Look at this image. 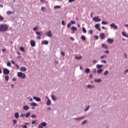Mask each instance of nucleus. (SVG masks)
Wrapping results in <instances>:
<instances>
[{
  "mask_svg": "<svg viewBox=\"0 0 128 128\" xmlns=\"http://www.w3.org/2000/svg\"><path fill=\"white\" fill-rule=\"evenodd\" d=\"M8 30V26L6 24H1L0 25V32H7Z\"/></svg>",
  "mask_w": 128,
  "mask_h": 128,
  "instance_id": "f257e3e1",
  "label": "nucleus"
},
{
  "mask_svg": "<svg viewBox=\"0 0 128 128\" xmlns=\"http://www.w3.org/2000/svg\"><path fill=\"white\" fill-rule=\"evenodd\" d=\"M17 76L18 78H26V74H24V73H22V72H18L17 73Z\"/></svg>",
  "mask_w": 128,
  "mask_h": 128,
  "instance_id": "f03ea898",
  "label": "nucleus"
},
{
  "mask_svg": "<svg viewBox=\"0 0 128 128\" xmlns=\"http://www.w3.org/2000/svg\"><path fill=\"white\" fill-rule=\"evenodd\" d=\"M44 126H46V123L45 122H42L38 126V128H44Z\"/></svg>",
  "mask_w": 128,
  "mask_h": 128,
  "instance_id": "7ed1b4c3",
  "label": "nucleus"
},
{
  "mask_svg": "<svg viewBox=\"0 0 128 128\" xmlns=\"http://www.w3.org/2000/svg\"><path fill=\"white\" fill-rule=\"evenodd\" d=\"M4 74H10V70L6 68H4L3 70Z\"/></svg>",
  "mask_w": 128,
  "mask_h": 128,
  "instance_id": "20e7f679",
  "label": "nucleus"
},
{
  "mask_svg": "<svg viewBox=\"0 0 128 128\" xmlns=\"http://www.w3.org/2000/svg\"><path fill=\"white\" fill-rule=\"evenodd\" d=\"M92 20L96 22H99L101 20V19L99 18L98 16H96L93 18Z\"/></svg>",
  "mask_w": 128,
  "mask_h": 128,
  "instance_id": "39448f33",
  "label": "nucleus"
},
{
  "mask_svg": "<svg viewBox=\"0 0 128 128\" xmlns=\"http://www.w3.org/2000/svg\"><path fill=\"white\" fill-rule=\"evenodd\" d=\"M114 42V39H111V38H108L107 40V42L109 44H112Z\"/></svg>",
  "mask_w": 128,
  "mask_h": 128,
  "instance_id": "423d86ee",
  "label": "nucleus"
},
{
  "mask_svg": "<svg viewBox=\"0 0 128 128\" xmlns=\"http://www.w3.org/2000/svg\"><path fill=\"white\" fill-rule=\"evenodd\" d=\"M36 34H37V36H42V34H44V32L42 31H41V32L36 31Z\"/></svg>",
  "mask_w": 128,
  "mask_h": 128,
  "instance_id": "0eeeda50",
  "label": "nucleus"
},
{
  "mask_svg": "<svg viewBox=\"0 0 128 128\" xmlns=\"http://www.w3.org/2000/svg\"><path fill=\"white\" fill-rule=\"evenodd\" d=\"M30 44H31V46L34 48V46H36V42L34 40H31L30 42Z\"/></svg>",
  "mask_w": 128,
  "mask_h": 128,
  "instance_id": "6e6552de",
  "label": "nucleus"
},
{
  "mask_svg": "<svg viewBox=\"0 0 128 128\" xmlns=\"http://www.w3.org/2000/svg\"><path fill=\"white\" fill-rule=\"evenodd\" d=\"M110 26L114 30H116L118 28V26H116L115 24L114 23L110 24Z\"/></svg>",
  "mask_w": 128,
  "mask_h": 128,
  "instance_id": "1a4fd4ad",
  "label": "nucleus"
},
{
  "mask_svg": "<svg viewBox=\"0 0 128 128\" xmlns=\"http://www.w3.org/2000/svg\"><path fill=\"white\" fill-rule=\"evenodd\" d=\"M33 99L35 100H36V102H40L41 99L40 98L36 97V96H33Z\"/></svg>",
  "mask_w": 128,
  "mask_h": 128,
  "instance_id": "9d476101",
  "label": "nucleus"
},
{
  "mask_svg": "<svg viewBox=\"0 0 128 128\" xmlns=\"http://www.w3.org/2000/svg\"><path fill=\"white\" fill-rule=\"evenodd\" d=\"M42 44H44V45L48 44V40H42Z\"/></svg>",
  "mask_w": 128,
  "mask_h": 128,
  "instance_id": "9b49d317",
  "label": "nucleus"
},
{
  "mask_svg": "<svg viewBox=\"0 0 128 128\" xmlns=\"http://www.w3.org/2000/svg\"><path fill=\"white\" fill-rule=\"evenodd\" d=\"M20 70V72H26V67H21Z\"/></svg>",
  "mask_w": 128,
  "mask_h": 128,
  "instance_id": "f8f14e48",
  "label": "nucleus"
},
{
  "mask_svg": "<svg viewBox=\"0 0 128 128\" xmlns=\"http://www.w3.org/2000/svg\"><path fill=\"white\" fill-rule=\"evenodd\" d=\"M28 108H30V106H23L24 110H28Z\"/></svg>",
  "mask_w": 128,
  "mask_h": 128,
  "instance_id": "ddd939ff",
  "label": "nucleus"
},
{
  "mask_svg": "<svg viewBox=\"0 0 128 128\" xmlns=\"http://www.w3.org/2000/svg\"><path fill=\"white\" fill-rule=\"evenodd\" d=\"M100 24H96V25H95V28H96V29H98V31H100Z\"/></svg>",
  "mask_w": 128,
  "mask_h": 128,
  "instance_id": "4468645a",
  "label": "nucleus"
},
{
  "mask_svg": "<svg viewBox=\"0 0 128 128\" xmlns=\"http://www.w3.org/2000/svg\"><path fill=\"white\" fill-rule=\"evenodd\" d=\"M100 39L103 40V39L104 38V34L102 33V34H100Z\"/></svg>",
  "mask_w": 128,
  "mask_h": 128,
  "instance_id": "2eb2a0df",
  "label": "nucleus"
},
{
  "mask_svg": "<svg viewBox=\"0 0 128 128\" xmlns=\"http://www.w3.org/2000/svg\"><path fill=\"white\" fill-rule=\"evenodd\" d=\"M30 116V112H28L26 113V114H25V116H26V118H28V116Z\"/></svg>",
  "mask_w": 128,
  "mask_h": 128,
  "instance_id": "dca6fc26",
  "label": "nucleus"
},
{
  "mask_svg": "<svg viewBox=\"0 0 128 128\" xmlns=\"http://www.w3.org/2000/svg\"><path fill=\"white\" fill-rule=\"evenodd\" d=\"M14 116L16 118H18L20 116V114H18V112H16L14 114Z\"/></svg>",
  "mask_w": 128,
  "mask_h": 128,
  "instance_id": "f3484780",
  "label": "nucleus"
},
{
  "mask_svg": "<svg viewBox=\"0 0 128 128\" xmlns=\"http://www.w3.org/2000/svg\"><path fill=\"white\" fill-rule=\"evenodd\" d=\"M30 106H38V104H36V102H32L30 104Z\"/></svg>",
  "mask_w": 128,
  "mask_h": 128,
  "instance_id": "a211bd4d",
  "label": "nucleus"
},
{
  "mask_svg": "<svg viewBox=\"0 0 128 128\" xmlns=\"http://www.w3.org/2000/svg\"><path fill=\"white\" fill-rule=\"evenodd\" d=\"M94 82H102V80L100 78H98V79H95L94 80Z\"/></svg>",
  "mask_w": 128,
  "mask_h": 128,
  "instance_id": "6ab92c4d",
  "label": "nucleus"
},
{
  "mask_svg": "<svg viewBox=\"0 0 128 128\" xmlns=\"http://www.w3.org/2000/svg\"><path fill=\"white\" fill-rule=\"evenodd\" d=\"M102 67H103V65L98 64L96 66V68H97L101 69V68H102Z\"/></svg>",
  "mask_w": 128,
  "mask_h": 128,
  "instance_id": "aec40b11",
  "label": "nucleus"
},
{
  "mask_svg": "<svg viewBox=\"0 0 128 128\" xmlns=\"http://www.w3.org/2000/svg\"><path fill=\"white\" fill-rule=\"evenodd\" d=\"M8 80H10V76H5V80L6 82H8Z\"/></svg>",
  "mask_w": 128,
  "mask_h": 128,
  "instance_id": "412c9836",
  "label": "nucleus"
},
{
  "mask_svg": "<svg viewBox=\"0 0 128 128\" xmlns=\"http://www.w3.org/2000/svg\"><path fill=\"white\" fill-rule=\"evenodd\" d=\"M70 29L72 30H74V31H76V30H78L77 28L76 27H74V26L72 27Z\"/></svg>",
  "mask_w": 128,
  "mask_h": 128,
  "instance_id": "4be33fe9",
  "label": "nucleus"
},
{
  "mask_svg": "<svg viewBox=\"0 0 128 128\" xmlns=\"http://www.w3.org/2000/svg\"><path fill=\"white\" fill-rule=\"evenodd\" d=\"M52 98L53 100H56V96L54 95L52 96Z\"/></svg>",
  "mask_w": 128,
  "mask_h": 128,
  "instance_id": "5701e85b",
  "label": "nucleus"
},
{
  "mask_svg": "<svg viewBox=\"0 0 128 128\" xmlns=\"http://www.w3.org/2000/svg\"><path fill=\"white\" fill-rule=\"evenodd\" d=\"M102 72V69H99L98 71H97V73L98 74H100Z\"/></svg>",
  "mask_w": 128,
  "mask_h": 128,
  "instance_id": "b1692460",
  "label": "nucleus"
},
{
  "mask_svg": "<svg viewBox=\"0 0 128 128\" xmlns=\"http://www.w3.org/2000/svg\"><path fill=\"white\" fill-rule=\"evenodd\" d=\"M46 7H44V6L41 8V10L43 12H46Z\"/></svg>",
  "mask_w": 128,
  "mask_h": 128,
  "instance_id": "393cba45",
  "label": "nucleus"
},
{
  "mask_svg": "<svg viewBox=\"0 0 128 128\" xmlns=\"http://www.w3.org/2000/svg\"><path fill=\"white\" fill-rule=\"evenodd\" d=\"M122 34L124 36L128 38V35H127L126 34L125 32H122Z\"/></svg>",
  "mask_w": 128,
  "mask_h": 128,
  "instance_id": "a878e982",
  "label": "nucleus"
},
{
  "mask_svg": "<svg viewBox=\"0 0 128 128\" xmlns=\"http://www.w3.org/2000/svg\"><path fill=\"white\" fill-rule=\"evenodd\" d=\"M87 87L88 88H94V86H92L90 84H88L87 86Z\"/></svg>",
  "mask_w": 128,
  "mask_h": 128,
  "instance_id": "bb28decb",
  "label": "nucleus"
},
{
  "mask_svg": "<svg viewBox=\"0 0 128 128\" xmlns=\"http://www.w3.org/2000/svg\"><path fill=\"white\" fill-rule=\"evenodd\" d=\"M12 122H13V124L14 126L16 124V120L14 119L13 120H12Z\"/></svg>",
  "mask_w": 128,
  "mask_h": 128,
  "instance_id": "cd10ccee",
  "label": "nucleus"
},
{
  "mask_svg": "<svg viewBox=\"0 0 128 128\" xmlns=\"http://www.w3.org/2000/svg\"><path fill=\"white\" fill-rule=\"evenodd\" d=\"M48 36L49 37H52V32H50V31L48 32Z\"/></svg>",
  "mask_w": 128,
  "mask_h": 128,
  "instance_id": "c85d7f7f",
  "label": "nucleus"
},
{
  "mask_svg": "<svg viewBox=\"0 0 128 128\" xmlns=\"http://www.w3.org/2000/svg\"><path fill=\"white\" fill-rule=\"evenodd\" d=\"M84 118V117H80V118H76V120H82Z\"/></svg>",
  "mask_w": 128,
  "mask_h": 128,
  "instance_id": "c756f323",
  "label": "nucleus"
},
{
  "mask_svg": "<svg viewBox=\"0 0 128 128\" xmlns=\"http://www.w3.org/2000/svg\"><path fill=\"white\" fill-rule=\"evenodd\" d=\"M81 38L83 40H86V38L85 37V36H81Z\"/></svg>",
  "mask_w": 128,
  "mask_h": 128,
  "instance_id": "7c9ffc66",
  "label": "nucleus"
},
{
  "mask_svg": "<svg viewBox=\"0 0 128 128\" xmlns=\"http://www.w3.org/2000/svg\"><path fill=\"white\" fill-rule=\"evenodd\" d=\"M102 46L106 49L108 48L106 46V44H102Z\"/></svg>",
  "mask_w": 128,
  "mask_h": 128,
  "instance_id": "2f4dec72",
  "label": "nucleus"
},
{
  "mask_svg": "<svg viewBox=\"0 0 128 128\" xmlns=\"http://www.w3.org/2000/svg\"><path fill=\"white\" fill-rule=\"evenodd\" d=\"M108 70H106L104 72V76H106V75H107L108 74Z\"/></svg>",
  "mask_w": 128,
  "mask_h": 128,
  "instance_id": "473e14b6",
  "label": "nucleus"
},
{
  "mask_svg": "<svg viewBox=\"0 0 128 128\" xmlns=\"http://www.w3.org/2000/svg\"><path fill=\"white\" fill-rule=\"evenodd\" d=\"M7 14H12L13 12L12 11H8L6 12Z\"/></svg>",
  "mask_w": 128,
  "mask_h": 128,
  "instance_id": "72a5a7b5",
  "label": "nucleus"
},
{
  "mask_svg": "<svg viewBox=\"0 0 128 128\" xmlns=\"http://www.w3.org/2000/svg\"><path fill=\"white\" fill-rule=\"evenodd\" d=\"M86 72L88 73L90 72V70L89 68H86L85 70Z\"/></svg>",
  "mask_w": 128,
  "mask_h": 128,
  "instance_id": "f704fd0d",
  "label": "nucleus"
},
{
  "mask_svg": "<svg viewBox=\"0 0 128 128\" xmlns=\"http://www.w3.org/2000/svg\"><path fill=\"white\" fill-rule=\"evenodd\" d=\"M82 32L84 33H86V28L84 27L82 28Z\"/></svg>",
  "mask_w": 128,
  "mask_h": 128,
  "instance_id": "c9c22d12",
  "label": "nucleus"
},
{
  "mask_svg": "<svg viewBox=\"0 0 128 128\" xmlns=\"http://www.w3.org/2000/svg\"><path fill=\"white\" fill-rule=\"evenodd\" d=\"M20 50L22 52H24V47H20Z\"/></svg>",
  "mask_w": 128,
  "mask_h": 128,
  "instance_id": "e433bc0d",
  "label": "nucleus"
},
{
  "mask_svg": "<svg viewBox=\"0 0 128 128\" xmlns=\"http://www.w3.org/2000/svg\"><path fill=\"white\" fill-rule=\"evenodd\" d=\"M36 116L35 114H32L31 116V118H36Z\"/></svg>",
  "mask_w": 128,
  "mask_h": 128,
  "instance_id": "4c0bfd02",
  "label": "nucleus"
},
{
  "mask_svg": "<svg viewBox=\"0 0 128 128\" xmlns=\"http://www.w3.org/2000/svg\"><path fill=\"white\" fill-rule=\"evenodd\" d=\"M102 24H107L108 23L107 22H106L102 21Z\"/></svg>",
  "mask_w": 128,
  "mask_h": 128,
  "instance_id": "58836bf2",
  "label": "nucleus"
},
{
  "mask_svg": "<svg viewBox=\"0 0 128 128\" xmlns=\"http://www.w3.org/2000/svg\"><path fill=\"white\" fill-rule=\"evenodd\" d=\"M92 33H93V32H92V30H88V34H92Z\"/></svg>",
  "mask_w": 128,
  "mask_h": 128,
  "instance_id": "ea45409f",
  "label": "nucleus"
},
{
  "mask_svg": "<svg viewBox=\"0 0 128 128\" xmlns=\"http://www.w3.org/2000/svg\"><path fill=\"white\" fill-rule=\"evenodd\" d=\"M54 8H55V9H56V8H60V6H55L54 7Z\"/></svg>",
  "mask_w": 128,
  "mask_h": 128,
  "instance_id": "a19ab883",
  "label": "nucleus"
},
{
  "mask_svg": "<svg viewBox=\"0 0 128 128\" xmlns=\"http://www.w3.org/2000/svg\"><path fill=\"white\" fill-rule=\"evenodd\" d=\"M40 2L42 4H46V1H44V0H40Z\"/></svg>",
  "mask_w": 128,
  "mask_h": 128,
  "instance_id": "79ce46f5",
  "label": "nucleus"
},
{
  "mask_svg": "<svg viewBox=\"0 0 128 128\" xmlns=\"http://www.w3.org/2000/svg\"><path fill=\"white\" fill-rule=\"evenodd\" d=\"M11 64H10V62H7V66H11Z\"/></svg>",
  "mask_w": 128,
  "mask_h": 128,
  "instance_id": "37998d69",
  "label": "nucleus"
},
{
  "mask_svg": "<svg viewBox=\"0 0 128 128\" xmlns=\"http://www.w3.org/2000/svg\"><path fill=\"white\" fill-rule=\"evenodd\" d=\"M26 116V114H21L20 118H24Z\"/></svg>",
  "mask_w": 128,
  "mask_h": 128,
  "instance_id": "c03bdc74",
  "label": "nucleus"
},
{
  "mask_svg": "<svg viewBox=\"0 0 128 128\" xmlns=\"http://www.w3.org/2000/svg\"><path fill=\"white\" fill-rule=\"evenodd\" d=\"M71 24H75V22L72 21V20H71L70 21V22Z\"/></svg>",
  "mask_w": 128,
  "mask_h": 128,
  "instance_id": "a18cd8bd",
  "label": "nucleus"
},
{
  "mask_svg": "<svg viewBox=\"0 0 128 128\" xmlns=\"http://www.w3.org/2000/svg\"><path fill=\"white\" fill-rule=\"evenodd\" d=\"M82 58V56H80V57H78V56H76V58L78 59V60H80Z\"/></svg>",
  "mask_w": 128,
  "mask_h": 128,
  "instance_id": "49530a36",
  "label": "nucleus"
},
{
  "mask_svg": "<svg viewBox=\"0 0 128 128\" xmlns=\"http://www.w3.org/2000/svg\"><path fill=\"white\" fill-rule=\"evenodd\" d=\"M89 108H90L89 106L88 107L86 108L85 109V112H88V110H89Z\"/></svg>",
  "mask_w": 128,
  "mask_h": 128,
  "instance_id": "de8ad7c7",
  "label": "nucleus"
},
{
  "mask_svg": "<svg viewBox=\"0 0 128 128\" xmlns=\"http://www.w3.org/2000/svg\"><path fill=\"white\" fill-rule=\"evenodd\" d=\"M36 120H33L32 122V124H36Z\"/></svg>",
  "mask_w": 128,
  "mask_h": 128,
  "instance_id": "09e8293b",
  "label": "nucleus"
},
{
  "mask_svg": "<svg viewBox=\"0 0 128 128\" xmlns=\"http://www.w3.org/2000/svg\"><path fill=\"white\" fill-rule=\"evenodd\" d=\"M101 62H102V63H104V64H106V60H102L101 61Z\"/></svg>",
  "mask_w": 128,
  "mask_h": 128,
  "instance_id": "8fccbe9b",
  "label": "nucleus"
},
{
  "mask_svg": "<svg viewBox=\"0 0 128 128\" xmlns=\"http://www.w3.org/2000/svg\"><path fill=\"white\" fill-rule=\"evenodd\" d=\"M106 56H102L100 57V59H103V58H106Z\"/></svg>",
  "mask_w": 128,
  "mask_h": 128,
  "instance_id": "3c124183",
  "label": "nucleus"
},
{
  "mask_svg": "<svg viewBox=\"0 0 128 128\" xmlns=\"http://www.w3.org/2000/svg\"><path fill=\"white\" fill-rule=\"evenodd\" d=\"M61 54L63 56H66V54H64V52H61Z\"/></svg>",
  "mask_w": 128,
  "mask_h": 128,
  "instance_id": "603ef678",
  "label": "nucleus"
},
{
  "mask_svg": "<svg viewBox=\"0 0 128 128\" xmlns=\"http://www.w3.org/2000/svg\"><path fill=\"white\" fill-rule=\"evenodd\" d=\"M0 20H4V18L2 16H0Z\"/></svg>",
  "mask_w": 128,
  "mask_h": 128,
  "instance_id": "864d4df0",
  "label": "nucleus"
},
{
  "mask_svg": "<svg viewBox=\"0 0 128 128\" xmlns=\"http://www.w3.org/2000/svg\"><path fill=\"white\" fill-rule=\"evenodd\" d=\"M71 25H72V24H71L70 23H69V24H68L67 26H68V28H70V26H71Z\"/></svg>",
  "mask_w": 128,
  "mask_h": 128,
  "instance_id": "5fc2aeb1",
  "label": "nucleus"
},
{
  "mask_svg": "<svg viewBox=\"0 0 128 128\" xmlns=\"http://www.w3.org/2000/svg\"><path fill=\"white\" fill-rule=\"evenodd\" d=\"M40 38H40V36H38L37 37H36V39L37 40H40Z\"/></svg>",
  "mask_w": 128,
  "mask_h": 128,
  "instance_id": "6e6d98bb",
  "label": "nucleus"
},
{
  "mask_svg": "<svg viewBox=\"0 0 128 128\" xmlns=\"http://www.w3.org/2000/svg\"><path fill=\"white\" fill-rule=\"evenodd\" d=\"M16 66L17 68H20V66H18V64H16Z\"/></svg>",
  "mask_w": 128,
  "mask_h": 128,
  "instance_id": "4d7b16f0",
  "label": "nucleus"
},
{
  "mask_svg": "<svg viewBox=\"0 0 128 128\" xmlns=\"http://www.w3.org/2000/svg\"><path fill=\"white\" fill-rule=\"evenodd\" d=\"M76 0H68V2H74Z\"/></svg>",
  "mask_w": 128,
  "mask_h": 128,
  "instance_id": "13d9d810",
  "label": "nucleus"
},
{
  "mask_svg": "<svg viewBox=\"0 0 128 128\" xmlns=\"http://www.w3.org/2000/svg\"><path fill=\"white\" fill-rule=\"evenodd\" d=\"M12 80H13V82H16V78H12Z\"/></svg>",
  "mask_w": 128,
  "mask_h": 128,
  "instance_id": "bf43d9fd",
  "label": "nucleus"
},
{
  "mask_svg": "<svg viewBox=\"0 0 128 128\" xmlns=\"http://www.w3.org/2000/svg\"><path fill=\"white\" fill-rule=\"evenodd\" d=\"M11 62L12 64H15L16 62H14V61L12 60Z\"/></svg>",
  "mask_w": 128,
  "mask_h": 128,
  "instance_id": "052dcab7",
  "label": "nucleus"
},
{
  "mask_svg": "<svg viewBox=\"0 0 128 128\" xmlns=\"http://www.w3.org/2000/svg\"><path fill=\"white\" fill-rule=\"evenodd\" d=\"M36 30H38V28L37 27H34V30L36 31Z\"/></svg>",
  "mask_w": 128,
  "mask_h": 128,
  "instance_id": "680f3d73",
  "label": "nucleus"
},
{
  "mask_svg": "<svg viewBox=\"0 0 128 128\" xmlns=\"http://www.w3.org/2000/svg\"><path fill=\"white\" fill-rule=\"evenodd\" d=\"M62 24L64 26L66 25V24H64V20L62 21Z\"/></svg>",
  "mask_w": 128,
  "mask_h": 128,
  "instance_id": "e2e57ef3",
  "label": "nucleus"
},
{
  "mask_svg": "<svg viewBox=\"0 0 128 128\" xmlns=\"http://www.w3.org/2000/svg\"><path fill=\"white\" fill-rule=\"evenodd\" d=\"M22 128H28V126H26V125H24L22 126Z\"/></svg>",
  "mask_w": 128,
  "mask_h": 128,
  "instance_id": "0e129e2a",
  "label": "nucleus"
},
{
  "mask_svg": "<svg viewBox=\"0 0 128 128\" xmlns=\"http://www.w3.org/2000/svg\"><path fill=\"white\" fill-rule=\"evenodd\" d=\"M124 57H125L126 58H127L128 56H127V54H126V53L124 54Z\"/></svg>",
  "mask_w": 128,
  "mask_h": 128,
  "instance_id": "69168bd1",
  "label": "nucleus"
},
{
  "mask_svg": "<svg viewBox=\"0 0 128 128\" xmlns=\"http://www.w3.org/2000/svg\"><path fill=\"white\" fill-rule=\"evenodd\" d=\"M104 52L106 53V54H108L109 53V51L108 50H106Z\"/></svg>",
  "mask_w": 128,
  "mask_h": 128,
  "instance_id": "338daca9",
  "label": "nucleus"
},
{
  "mask_svg": "<svg viewBox=\"0 0 128 128\" xmlns=\"http://www.w3.org/2000/svg\"><path fill=\"white\" fill-rule=\"evenodd\" d=\"M93 62L94 63V64H96L97 62V61L96 60H94Z\"/></svg>",
  "mask_w": 128,
  "mask_h": 128,
  "instance_id": "774afa93",
  "label": "nucleus"
}]
</instances>
